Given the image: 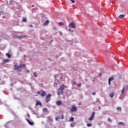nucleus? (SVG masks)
I'll return each instance as SVG.
<instances>
[{"instance_id":"1","label":"nucleus","mask_w":128,"mask_h":128,"mask_svg":"<svg viewBox=\"0 0 128 128\" xmlns=\"http://www.w3.org/2000/svg\"><path fill=\"white\" fill-rule=\"evenodd\" d=\"M68 88V86L64 84L60 85L59 89H58L57 92V94L58 96H60L62 94H63V91L64 88Z\"/></svg>"},{"instance_id":"2","label":"nucleus","mask_w":128,"mask_h":128,"mask_svg":"<svg viewBox=\"0 0 128 128\" xmlns=\"http://www.w3.org/2000/svg\"><path fill=\"white\" fill-rule=\"evenodd\" d=\"M26 68V64H20V66L18 65L14 66V70H17L18 72H22V69L20 68Z\"/></svg>"},{"instance_id":"3","label":"nucleus","mask_w":128,"mask_h":128,"mask_svg":"<svg viewBox=\"0 0 128 128\" xmlns=\"http://www.w3.org/2000/svg\"><path fill=\"white\" fill-rule=\"evenodd\" d=\"M70 111V112H77L78 111L77 107H76L74 105H72V107L71 108Z\"/></svg>"},{"instance_id":"4","label":"nucleus","mask_w":128,"mask_h":128,"mask_svg":"<svg viewBox=\"0 0 128 128\" xmlns=\"http://www.w3.org/2000/svg\"><path fill=\"white\" fill-rule=\"evenodd\" d=\"M52 94H48L47 96H46V103H48L50 100V98L52 97Z\"/></svg>"},{"instance_id":"5","label":"nucleus","mask_w":128,"mask_h":128,"mask_svg":"<svg viewBox=\"0 0 128 128\" xmlns=\"http://www.w3.org/2000/svg\"><path fill=\"white\" fill-rule=\"evenodd\" d=\"M25 36H18L16 35H13L12 38L14 39H22L23 38H25Z\"/></svg>"},{"instance_id":"6","label":"nucleus","mask_w":128,"mask_h":128,"mask_svg":"<svg viewBox=\"0 0 128 128\" xmlns=\"http://www.w3.org/2000/svg\"><path fill=\"white\" fill-rule=\"evenodd\" d=\"M68 27L70 28H76V26L74 23L72 22L70 24H69Z\"/></svg>"},{"instance_id":"7","label":"nucleus","mask_w":128,"mask_h":128,"mask_svg":"<svg viewBox=\"0 0 128 128\" xmlns=\"http://www.w3.org/2000/svg\"><path fill=\"white\" fill-rule=\"evenodd\" d=\"M94 114H96V112H93L92 114V116H90V117L88 119L90 121H92L94 120Z\"/></svg>"},{"instance_id":"8","label":"nucleus","mask_w":128,"mask_h":128,"mask_svg":"<svg viewBox=\"0 0 128 128\" xmlns=\"http://www.w3.org/2000/svg\"><path fill=\"white\" fill-rule=\"evenodd\" d=\"M40 92H42L41 94L42 98H44L46 96V92L43 91V90H40Z\"/></svg>"},{"instance_id":"9","label":"nucleus","mask_w":128,"mask_h":128,"mask_svg":"<svg viewBox=\"0 0 128 128\" xmlns=\"http://www.w3.org/2000/svg\"><path fill=\"white\" fill-rule=\"evenodd\" d=\"M8 62H10V60L4 59V60H3V61H2V64H5L6 63H8Z\"/></svg>"},{"instance_id":"10","label":"nucleus","mask_w":128,"mask_h":128,"mask_svg":"<svg viewBox=\"0 0 128 128\" xmlns=\"http://www.w3.org/2000/svg\"><path fill=\"white\" fill-rule=\"evenodd\" d=\"M114 80V76H112L111 78H108V85L110 84V82Z\"/></svg>"},{"instance_id":"11","label":"nucleus","mask_w":128,"mask_h":128,"mask_svg":"<svg viewBox=\"0 0 128 128\" xmlns=\"http://www.w3.org/2000/svg\"><path fill=\"white\" fill-rule=\"evenodd\" d=\"M26 121L28 122L31 126H33L34 125V122H30V121L28 119H26Z\"/></svg>"},{"instance_id":"12","label":"nucleus","mask_w":128,"mask_h":128,"mask_svg":"<svg viewBox=\"0 0 128 128\" xmlns=\"http://www.w3.org/2000/svg\"><path fill=\"white\" fill-rule=\"evenodd\" d=\"M114 92H110V94H109V96H110L111 98H112L114 96Z\"/></svg>"},{"instance_id":"13","label":"nucleus","mask_w":128,"mask_h":128,"mask_svg":"<svg viewBox=\"0 0 128 128\" xmlns=\"http://www.w3.org/2000/svg\"><path fill=\"white\" fill-rule=\"evenodd\" d=\"M125 16L124 14H120V16H118V18L122 19L124 18Z\"/></svg>"},{"instance_id":"14","label":"nucleus","mask_w":128,"mask_h":128,"mask_svg":"<svg viewBox=\"0 0 128 128\" xmlns=\"http://www.w3.org/2000/svg\"><path fill=\"white\" fill-rule=\"evenodd\" d=\"M38 105L42 106V103H41L40 102L36 101V106H38Z\"/></svg>"},{"instance_id":"15","label":"nucleus","mask_w":128,"mask_h":128,"mask_svg":"<svg viewBox=\"0 0 128 128\" xmlns=\"http://www.w3.org/2000/svg\"><path fill=\"white\" fill-rule=\"evenodd\" d=\"M49 24V20L46 21L45 23L44 24L43 26H46Z\"/></svg>"},{"instance_id":"16","label":"nucleus","mask_w":128,"mask_h":128,"mask_svg":"<svg viewBox=\"0 0 128 128\" xmlns=\"http://www.w3.org/2000/svg\"><path fill=\"white\" fill-rule=\"evenodd\" d=\"M56 104L58 106H60L62 104V102L60 101H58L56 102Z\"/></svg>"},{"instance_id":"17","label":"nucleus","mask_w":128,"mask_h":128,"mask_svg":"<svg viewBox=\"0 0 128 128\" xmlns=\"http://www.w3.org/2000/svg\"><path fill=\"white\" fill-rule=\"evenodd\" d=\"M58 25H59V26H64V22H58Z\"/></svg>"},{"instance_id":"18","label":"nucleus","mask_w":128,"mask_h":128,"mask_svg":"<svg viewBox=\"0 0 128 128\" xmlns=\"http://www.w3.org/2000/svg\"><path fill=\"white\" fill-rule=\"evenodd\" d=\"M48 120L50 122H54V120H52V118H51L50 116H48Z\"/></svg>"},{"instance_id":"19","label":"nucleus","mask_w":128,"mask_h":128,"mask_svg":"<svg viewBox=\"0 0 128 128\" xmlns=\"http://www.w3.org/2000/svg\"><path fill=\"white\" fill-rule=\"evenodd\" d=\"M58 118H58L63 120L64 118V115H61L60 116H58Z\"/></svg>"},{"instance_id":"20","label":"nucleus","mask_w":128,"mask_h":128,"mask_svg":"<svg viewBox=\"0 0 128 128\" xmlns=\"http://www.w3.org/2000/svg\"><path fill=\"white\" fill-rule=\"evenodd\" d=\"M74 118L73 117H72L69 119L70 122H74Z\"/></svg>"},{"instance_id":"21","label":"nucleus","mask_w":128,"mask_h":128,"mask_svg":"<svg viewBox=\"0 0 128 128\" xmlns=\"http://www.w3.org/2000/svg\"><path fill=\"white\" fill-rule=\"evenodd\" d=\"M6 56H7V58H10V54H8V53H6Z\"/></svg>"},{"instance_id":"22","label":"nucleus","mask_w":128,"mask_h":128,"mask_svg":"<svg viewBox=\"0 0 128 128\" xmlns=\"http://www.w3.org/2000/svg\"><path fill=\"white\" fill-rule=\"evenodd\" d=\"M117 110L121 112L122 111V108L121 107H118L116 108Z\"/></svg>"},{"instance_id":"23","label":"nucleus","mask_w":128,"mask_h":128,"mask_svg":"<svg viewBox=\"0 0 128 128\" xmlns=\"http://www.w3.org/2000/svg\"><path fill=\"white\" fill-rule=\"evenodd\" d=\"M22 22H27L26 18H23V19H22Z\"/></svg>"},{"instance_id":"24","label":"nucleus","mask_w":128,"mask_h":128,"mask_svg":"<svg viewBox=\"0 0 128 128\" xmlns=\"http://www.w3.org/2000/svg\"><path fill=\"white\" fill-rule=\"evenodd\" d=\"M118 124H122V126H124L125 124L122 122H118Z\"/></svg>"},{"instance_id":"25","label":"nucleus","mask_w":128,"mask_h":128,"mask_svg":"<svg viewBox=\"0 0 128 128\" xmlns=\"http://www.w3.org/2000/svg\"><path fill=\"white\" fill-rule=\"evenodd\" d=\"M34 76L36 78L38 77V74H36V72H34Z\"/></svg>"},{"instance_id":"26","label":"nucleus","mask_w":128,"mask_h":128,"mask_svg":"<svg viewBox=\"0 0 128 128\" xmlns=\"http://www.w3.org/2000/svg\"><path fill=\"white\" fill-rule=\"evenodd\" d=\"M87 126L88 127L92 126V124H87Z\"/></svg>"},{"instance_id":"27","label":"nucleus","mask_w":128,"mask_h":128,"mask_svg":"<svg viewBox=\"0 0 128 128\" xmlns=\"http://www.w3.org/2000/svg\"><path fill=\"white\" fill-rule=\"evenodd\" d=\"M121 93H122V94H124V88H123V89L121 91Z\"/></svg>"},{"instance_id":"28","label":"nucleus","mask_w":128,"mask_h":128,"mask_svg":"<svg viewBox=\"0 0 128 128\" xmlns=\"http://www.w3.org/2000/svg\"><path fill=\"white\" fill-rule=\"evenodd\" d=\"M108 122H112V119H110V118H108Z\"/></svg>"},{"instance_id":"29","label":"nucleus","mask_w":128,"mask_h":128,"mask_svg":"<svg viewBox=\"0 0 128 128\" xmlns=\"http://www.w3.org/2000/svg\"><path fill=\"white\" fill-rule=\"evenodd\" d=\"M75 125L74 124H70V126L72 128L74 127Z\"/></svg>"},{"instance_id":"30","label":"nucleus","mask_w":128,"mask_h":128,"mask_svg":"<svg viewBox=\"0 0 128 128\" xmlns=\"http://www.w3.org/2000/svg\"><path fill=\"white\" fill-rule=\"evenodd\" d=\"M76 86H78V87L82 86V83H80L78 84H76Z\"/></svg>"},{"instance_id":"31","label":"nucleus","mask_w":128,"mask_h":128,"mask_svg":"<svg viewBox=\"0 0 128 128\" xmlns=\"http://www.w3.org/2000/svg\"><path fill=\"white\" fill-rule=\"evenodd\" d=\"M60 119V118H59V117H56V120H59Z\"/></svg>"},{"instance_id":"32","label":"nucleus","mask_w":128,"mask_h":128,"mask_svg":"<svg viewBox=\"0 0 128 128\" xmlns=\"http://www.w3.org/2000/svg\"><path fill=\"white\" fill-rule=\"evenodd\" d=\"M96 94V92H93L92 93V94L93 96H95Z\"/></svg>"},{"instance_id":"33","label":"nucleus","mask_w":128,"mask_h":128,"mask_svg":"<svg viewBox=\"0 0 128 128\" xmlns=\"http://www.w3.org/2000/svg\"><path fill=\"white\" fill-rule=\"evenodd\" d=\"M102 74V73H100L99 74H98V76H101Z\"/></svg>"},{"instance_id":"34","label":"nucleus","mask_w":128,"mask_h":128,"mask_svg":"<svg viewBox=\"0 0 128 128\" xmlns=\"http://www.w3.org/2000/svg\"><path fill=\"white\" fill-rule=\"evenodd\" d=\"M70 1H72V3H74V2H75L74 0H70Z\"/></svg>"},{"instance_id":"35","label":"nucleus","mask_w":128,"mask_h":128,"mask_svg":"<svg viewBox=\"0 0 128 128\" xmlns=\"http://www.w3.org/2000/svg\"><path fill=\"white\" fill-rule=\"evenodd\" d=\"M29 26L31 28H33V26L32 25H29Z\"/></svg>"},{"instance_id":"36","label":"nucleus","mask_w":128,"mask_h":128,"mask_svg":"<svg viewBox=\"0 0 128 128\" xmlns=\"http://www.w3.org/2000/svg\"><path fill=\"white\" fill-rule=\"evenodd\" d=\"M37 94H40V91H38V92H37Z\"/></svg>"},{"instance_id":"37","label":"nucleus","mask_w":128,"mask_h":128,"mask_svg":"<svg viewBox=\"0 0 128 128\" xmlns=\"http://www.w3.org/2000/svg\"><path fill=\"white\" fill-rule=\"evenodd\" d=\"M74 84H76V81H74Z\"/></svg>"},{"instance_id":"38","label":"nucleus","mask_w":128,"mask_h":128,"mask_svg":"<svg viewBox=\"0 0 128 128\" xmlns=\"http://www.w3.org/2000/svg\"><path fill=\"white\" fill-rule=\"evenodd\" d=\"M0 13H4V12L3 11H2V12H0ZM1 15V14H0V16Z\"/></svg>"},{"instance_id":"39","label":"nucleus","mask_w":128,"mask_h":128,"mask_svg":"<svg viewBox=\"0 0 128 128\" xmlns=\"http://www.w3.org/2000/svg\"><path fill=\"white\" fill-rule=\"evenodd\" d=\"M126 90H128V86H126Z\"/></svg>"},{"instance_id":"40","label":"nucleus","mask_w":128,"mask_h":128,"mask_svg":"<svg viewBox=\"0 0 128 128\" xmlns=\"http://www.w3.org/2000/svg\"><path fill=\"white\" fill-rule=\"evenodd\" d=\"M86 82H88V80L86 78L85 79Z\"/></svg>"},{"instance_id":"41","label":"nucleus","mask_w":128,"mask_h":128,"mask_svg":"<svg viewBox=\"0 0 128 128\" xmlns=\"http://www.w3.org/2000/svg\"><path fill=\"white\" fill-rule=\"evenodd\" d=\"M60 78L63 79V78L62 77H60Z\"/></svg>"},{"instance_id":"42","label":"nucleus","mask_w":128,"mask_h":128,"mask_svg":"<svg viewBox=\"0 0 128 128\" xmlns=\"http://www.w3.org/2000/svg\"><path fill=\"white\" fill-rule=\"evenodd\" d=\"M32 7H34V5H32Z\"/></svg>"},{"instance_id":"43","label":"nucleus","mask_w":128,"mask_h":128,"mask_svg":"<svg viewBox=\"0 0 128 128\" xmlns=\"http://www.w3.org/2000/svg\"><path fill=\"white\" fill-rule=\"evenodd\" d=\"M69 31H71V30L70 29V30H69Z\"/></svg>"},{"instance_id":"44","label":"nucleus","mask_w":128,"mask_h":128,"mask_svg":"<svg viewBox=\"0 0 128 128\" xmlns=\"http://www.w3.org/2000/svg\"><path fill=\"white\" fill-rule=\"evenodd\" d=\"M92 81L94 82V80H93Z\"/></svg>"},{"instance_id":"45","label":"nucleus","mask_w":128,"mask_h":128,"mask_svg":"<svg viewBox=\"0 0 128 128\" xmlns=\"http://www.w3.org/2000/svg\"><path fill=\"white\" fill-rule=\"evenodd\" d=\"M0 54H1V52H0Z\"/></svg>"},{"instance_id":"46","label":"nucleus","mask_w":128,"mask_h":128,"mask_svg":"<svg viewBox=\"0 0 128 128\" xmlns=\"http://www.w3.org/2000/svg\"><path fill=\"white\" fill-rule=\"evenodd\" d=\"M73 32V30H72V32Z\"/></svg>"},{"instance_id":"47","label":"nucleus","mask_w":128,"mask_h":128,"mask_svg":"<svg viewBox=\"0 0 128 128\" xmlns=\"http://www.w3.org/2000/svg\"><path fill=\"white\" fill-rule=\"evenodd\" d=\"M70 0V1H71V0Z\"/></svg>"}]
</instances>
